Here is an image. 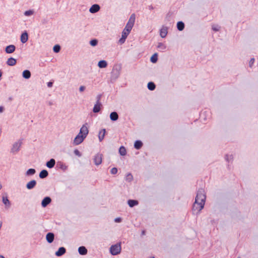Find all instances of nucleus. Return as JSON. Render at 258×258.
I'll return each mask as SVG.
<instances>
[{
    "mask_svg": "<svg viewBox=\"0 0 258 258\" xmlns=\"http://www.w3.org/2000/svg\"><path fill=\"white\" fill-rule=\"evenodd\" d=\"M206 199V196L205 190L202 188L199 189L197 192V196L195 198V201H198L205 204Z\"/></svg>",
    "mask_w": 258,
    "mask_h": 258,
    "instance_id": "obj_1",
    "label": "nucleus"
},
{
    "mask_svg": "<svg viewBox=\"0 0 258 258\" xmlns=\"http://www.w3.org/2000/svg\"><path fill=\"white\" fill-rule=\"evenodd\" d=\"M205 204L195 201L192 207V211L194 214L198 215L201 211L204 208Z\"/></svg>",
    "mask_w": 258,
    "mask_h": 258,
    "instance_id": "obj_2",
    "label": "nucleus"
},
{
    "mask_svg": "<svg viewBox=\"0 0 258 258\" xmlns=\"http://www.w3.org/2000/svg\"><path fill=\"white\" fill-rule=\"evenodd\" d=\"M121 247L120 243H117L110 246L109 251L112 255H116L121 252Z\"/></svg>",
    "mask_w": 258,
    "mask_h": 258,
    "instance_id": "obj_3",
    "label": "nucleus"
},
{
    "mask_svg": "<svg viewBox=\"0 0 258 258\" xmlns=\"http://www.w3.org/2000/svg\"><path fill=\"white\" fill-rule=\"evenodd\" d=\"M121 68L120 67L117 68V67H114L113 70L111 73V79L112 80H115L117 79L120 75V70Z\"/></svg>",
    "mask_w": 258,
    "mask_h": 258,
    "instance_id": "obj_4",
    "label": "nucleus"
},
{
    "mask_svg": "<svg viewBox=\"0 0 258 258\" xmlns=\"http://www.w3.org/2000/svg\"><path fill=\"white\" fill-rule=\"evenodd\" d=\"M88 125L87 123H85L83 125V126L81 127L80 130V132L78 134L81 135L82 137H84L85 138H86L88 133L89 130L87 125Z\"/></svg>",
    "mask_w": 258,
    "mask_h": 258,
    "instance_id": "obj_5",
    "label": "nucleus"
},
{
    "mask_svg": "<svg viewBox=\"0 0 258 258\" xmlns=\"http://www.w3.org/2000/svg\"><path fill=\"white\" fill-rule=\"evenodd\" d=\"M22 140H20L18 142H15L13 145V147L11 149V152L14 153L18 152L20 149V147L22 145Z\"/></svg>",
    "mask_w": 258,
    "mask_h": 258,
    "instance_id": "obj_6",
    "label": "nucleus"
},
{
    "mask_svg": "<svg viewBox=\"0 0 258 258\" xmlns=\"http://www.w3.org/2000/svg\"><path fill=\"white\" fill-rule=\"evenodd\" d=\"M102 154L98 153L95 155L94 157V164L98 166L101 164L102 161Z\"/></svg>",
    "mask_w": 258,
    "mask_h": 258,
    "instance_id": "obj_7",
    "label": "nucleus"
},
{
    "mask_svg": "<svg viewBox=\"0 0 258 258\" xmlns=\"http://www.w3.org/2000/svg\"><path fill=\"white\" fill-rule=\"evenodd\" d=\"M84 137H82L81 135L78 134L75 138L73 144L75 145H78L83 142L85 140Z\"/></svg>",
    "mask_w": 258,
    "mask_h": 258,
    "instance_id": "obj_8",
    "label": "nucleus"
},
{
    "mask_svg": "<svg viewBox=\"0 0 258 258\" xmlns=\"http://www.w3.org/2000/svg\"><path fill=\"white\" fill-rule=\"evenodd\" d=\"M51 202V199L49 197H45L41 201V206L46 207Z\"/></svg>",
    "mask_w": 258,
    "mask_h": 258,
    "instance_id": "obj_9",
    "label": "nucleus"
},
{
    "mask_svg": "<svg viewBox=\"0 0 258 258\" xmlns=\"http://www.w3.org/2000/svg\"><path fill=\"white\" fill-rule=\"evenodd\" d=\"M36 181L33 179L27 183L26 187L28 189L31 190L34 188L36 186Z\"/></svg>",
    "mask_w": 258,
    "mask_h": 258,
    "instance_id": "obj_10",
    "label": "nucleus"
},
{
    "mask_svg": "<svg viewBox=\"0 0 258 258\" xmlns=\"http://www.w3.org/2000/svg\"><path fill=\"white\" fill-rule=\"evenodd\" d=\"M100 9V7L98 4L93 5L89 9V12L92 14L98 12Z\"/></svg>",
    "mask_w": 258,
    "mask_h": 258,
    "instance_id": "obj_11",
    "label": "nucleus"
},
{
    "mask_svg": "<svg viewBox=\"0 0 258 258\" xmlns=\"http://www.w3.org/2000/svg\"><path fill=\"white\" fill-rule=\"evenodd\" d=\"M54 234L52 232H48L46 235V240L48 243H51L54 239Z\"/></svg>",
    "mask_w": 258,
    "mask_h": 258,
    "instance_id": "obj_12",
    "label": "nucleus"
},
{
    "mask_svg": "<svg viewBox=\"0 0 258 258\" xmlns=\"http://www.w3.org/2000/svg\"><path fill=\"white\" fill-rule=\"evenodd\" d=\"M16 50V46L13 44L8 45L5 48V52L8 54L12 53Z\"/></svg>",
    "mask_w": 258,
    "mask_h": 258,
    "instance_id": "obj_13",
    "label": "nucleus"
},
{
    "mask_svg": "<svg viewBox=\"0 0 258 258\" xmlns=\"http://www.w3.org/2000/svg\"><path fill=\"white\" fill-rule=\"evenodd\" d=\"M168 33V28L167 27L163 26L160 30V35L161 37L164 38L167 36Z\"/></svg>",
    "mask_w": 258,
    "mask_h": 258,
    "instance_id": "obj_14",
    "label": "nucleus"
},
{
    "mask_svg": "<svg viewBox=\"0 0 258 258\" xmlns=\"http://www.w3.org/2000/svg\"><path fill=\"white\" fill-rule=\"evenodd\" d=\"M135 20H136V15H135V14L133 13L131 15L130 18L126 25L133 27L135 22Z\"/></svg>",
    "mask_w": 258,
    "mask_h": 258,
    "instance_id": "obj_15",
    "label": "nucleus"
},
{
    "mask_svg": "<svg viewBox=\"0 0 258 258\" xmlns=\"http://www.w3.org/2000/svg\"><path fill=\"white\" fill-rule=\"evenodd\" d=\"M28 39V34L26 31L23 32L20 37V40L22 43H26Z\"/></svg>",
    "mask_w": 258,
    "mask_h": 258,
    "instance_id": "obj_16",
    "label": "nucleus"
},
{
    "mask_svg": "<svg viewBox=\"0 0 258 258\" xmlns=\"http://www.w3.org/2000/svg\"><path fill=\"white\" fill-rule=\"evenodd\" d=\"M66 252V249L64 247H60L55 252V254L57 256H61Z\"/></svg>",
    "mask_w": 258,
    "mask_h": 258,
    "instance_id": "obj_17",
    "label": "nucleus"
},
{
    "mask_svg": "<svg viewBox=\"0 0 258 258\" xmlns=\"http://www.w3.org/2000/svg\"><path fill=\"white\" fill-rule=\"evenodd\" d=\"M78 252L80 255H85L87 254L88 250L84 246H81L78 248Z\"/></svg>",
    "mask_w": 258,
    "mask_h": 258,
    "instance_id": "obj_18",
    "label": "nucleus"
},
{
    "mask_svg": "<svg viewBox=\"0 0 258 258\" xmlns=\"http://www.w3.org/2000/svg\"><path fill=\"white\" fill-rule=\"evenodd\" d=\"M6 63L9 66H14L17 63V60L16 59L11 57L8 59Z\"/></svg>",
    "mask_w": 258,
    "mask_h": 258,
    "instance_id": "obj_19",
    "label": "nucleus"
},
{
    "mask_svg": "<svg viewBox=\"0 0 258 258\" xmlns=\"http://www.w3.org/2000/svg\"><path fill=\"white\" fill-rule=\"evenodd\" d=\"M132 28H133V27L128 26L127 25H126L125 28L123 30V31H122L121 33L122 34H126V36H128V35L130 33Z\"/></svg>",
    "mask_w": 258,
    "mask_h": 258,
    "instance_id": "obj_20",
    "label": "nucleus"
},
{
    "mask_svg": "<svg viewBox=\"0 0 258 258\" xmlns=\"http://www.w3.org/2000/svg\"><path fill=\"white\" fill-rule=\"evenodd\" d=\"M118 113L116 111H113L110 114V120L112 121H115L118 119Z\"/></svg>",
    "mask_w": 258,
    "mask_h": 258,
    "instance_id": "obj_21",
    "label": "nucleus"
},
{
    "mask_svg": "<svg viewBox=\"0 0 258 258\" xmlns=\"http://www.w3.org/2000/svg\"><path fill=\"white\" fill-rule=\"evenodd\" d=\"M55 164V161L53 158L50 159L49 161H48L46 163V166L48 168H50V169L52 168L53 167H54Z\"/></svg>",
    "mask_w": 258,
    "mask_h": 258,
    "instance_id": "obj_22",
    "label": "nucleus"
},
{
    "mask_svg": "<svg viewBox=\"0 0 258 258\" xmlns=\"http://www.w3.org/2000/svg\"><path fill=\"white\" fill-rule=\"evenodd\" d=\"M56 167L62 169L63 171H65L68 169V166L61 161L57 162Z\"/></svg>",
    "mask_w": 258,
    "mask_h": 258,
    "instance_id": "obj_23",
    "label": "nucleus"
},
{
    "mask_svg": "<svg viewBox=\"0 0 258 258\" xmlns=\"http://www.w3.org/2000/svg\"><path fill=\"white\" fill-rule=\"evenodd\" d=\"M105 134L106 130L105 128H103L100 131L98 135V138L100 142H101L104 139Z\"/></svg>",
    "mask_w": 258,
    "mask_h": 258,
    "instance_id": "obj_24",
    "label": "nucleus"
},
{
    "mask_svg": "<svg viewBox=\"0 0 258 258\" xmlns=\"http://www.w3.org/2000/svg\"><path fill=\"white\" fill-rule=\"evenodd\" d=\"M31 72L28 70H25L22 72V77L25 79H29L31 77Z\"/></svg>",
    "mask_w": 258,
    "mask_h": 258,
    "instance_id": "obj_25",
    "label": "nucleus"
},
{
    "mask_svg": "<svg viewBox=\"0 0 258 258\" xmlns=\"http://www.w3.org/2000/svg\"><path fill=\"white\" fill-rule=\"evenodd\" d=\"M127 204L130 207L133 208L135 206L139 204V202L136 200H128L127 201Z\"/></svg>",
    "mask_w": 258,
    "mask_h": 258,
    "instance_id": "obj_26",
    "label": "nucleus"
},
{
    "mask_svg": "<svg viewBox=\"0 0 258 258\" xmlns=\"http://www.w3.org/2000/svg\"><path fill=\"white\" fill-rule=\"evenodd\" d=\"M107 64V62L105 60H101L98 62V67L100 69L106 68Z\"/></svg>",
    "mask_w": 258,
    "mask_h": 258,
    "instance_id": "obj_27",
    "label": "nucleus"
},
{
    "mask_svg": "<svg viewBox=\"0 0 258 258\" xmlns=\"http://www.w3.org/2000/svg\"><path fill=\"white\" fill-rule=\"evenodd\" d=\"M143 145L142 142L140 140H136L134 143V148L137 150L140 149Z\"/></svg>",
    "mask_w": 258,
    "mask_h": 258,
    "instance_id": "obj_28",
    "label": "nucleus"
},
{
    "mask_svg": "<svg viewBox=\"0 0 258 258\" xmlns=\"http://www.w3.org/2000/svg\"><path fill=\"white\" fill-rule=\"evenodd\" d=\"M48 175V171L45 169L42 170L39 173V176L40 178L43 179L47 177Z\"/></svg>",
    "mask_w": 258,
    "mask_h": 258,
    "instance_id": "obj_29",
    "label": "nucleus"
},
{
    "mask_svg": "<svg viewBox=\"0 0 258 258\" xmlns=\"http://www.w3.org/2000/svg\"><path fill=\"white\" fill-rule=\"evenodd\" d=\"M102 104L101 103H96L93 108V112L94 113H98L100 111Z\"/></svg>",
    "mask_w": 258,
    "mask_h": 258,
    "instance_id": "obj_30",
    "label": "nucleus"
},
{
    "mask_svg": "<svg viewBox=\"0 0 258 258\" xmlns=\"http://www.w3.org/2000/svg\"><path fill=\"white\" fill-rule=\"evenodd\" d=\"M2 201L3 204L6 206V207L9 208L11 206V203L7 196L3 197Z\"/></svg>",
    "mask_w": 258,
    "mask_h": 258,
    "instance_id": "obj_31",
    "label": "nucleus"
},
{
    "mask_svg": "<svg viewBox=\"0 0 258 258\" xmlns=\"http://www.w3.org/2000/svg\"><path fill=\"white\" fill-rule=\"evenodd\" d=\"M177 29L178 31H182L185 27L184 23L182 21H178L176 24Z\"/></svg>",
    "mask_w": 258,
    "mask_h": 258,
    "instance_id": "obj_32",
    "label": "nucleus"
},
{
    "mask_svg": "<svg viewBox=\"0 0 258 258\" xmlns=\"http://www.w3.org/2000/svg\"><path fill=\"white\" fill-rule=\"evenodd\" d=\"M157 47L159 49V51L161 52H164L166 49V46L165 44H163L162 42H159Z\"/></svg>",
    "mask_w": 258,
    "mask_h": 258,
    "instance_id": "obj_33",
    "label": "nucleus"
},
{
    "mask_svg": "<svg viewBox=\"0 0 258 258\" xmlns=\"http://www.w3.org/2000/svg\"><path fill=\"white\" fill-rule=\"evenodd\" d=\"M36 170L34 168H30L27 170L25 173L26 176H32L36 173Z\"/></svg>",
    "mask_w": 258,
    "mask_h": 258,
    "instance_id": "obj_34",
    "label": "nucleus"
},
{
    "mask_svg": "<svg viewBox=\"0 0 258 258\" xmlns=\"http://www.w3.org/2000/svg\"><path fill=\"white\" fill-rule=\"evenodd\" d=\"M118 152L121 156L125 155L126 154V150L125 148L123 146H121L119 148Z\"/></svg>",
    "mask_w": 258,
    "mask_h": 258,
    "instance_id": "obj_35",
    "label": "nucleus"
},
{
    "mask_svg": "<svg viewBox=\"0 0 258 258\" xmlns=\"http://www.w3.org/2000/svg\"><path fill=\"white\" fill-rule=\"evenodd\" d=\"M147 88L150 91H153L156 88V85L153 82H149L147 84Z\"/></svg>",
    "mask_w": 258,
    "mask_h": 258,
    "instance_id": "obj_36",
    "label": "nucleus"
},
{
    "mask_svg": "<svg viewBox=\"0 0 258 258\" xmlns=\"http://www.w3.org/2000/svg\"><path fill=\"white\" fill-rule=\"evenodd\" d=\"M158 60V53H154L150 58V61L153 63L157 62Z\"/></svg>",
    "mask_w": 258,
    "mask_h": 258,
    "instance_id": "obj_37",
    "label": "nucleus"
},
{
    "mask_svg": "<svg viewBox=\"0 0 258 258\" xmlns=\"http://www.w3.org/2000/svg\"><path fill=\"white\" fill-rule=\"evenodd\" d=\"M127 36H126V34H122L121 33V37L119 39V41H118V42L120 44H122L123 43H124V42L125 41V40L126 39Z\"/></svg>",
    "mask_w": 258,
    "mask_h": 258,
    "instance_id": "obj_38",
    "label": "nucleus"
},
{
    "mask_svg": "<svg viewBox=\"0 0 258 258\" xmlns=\"http://www.w3.org/2000/svg\"><path fill=\"white\" fill-rule=\"evenodd\" d=\"M133 180V176L131 173H128L125 176V180L128 182H131Z\"/></svg>",
    "mask_w": 258,
    "mask_h": 258,
    "instance_id": "obj_39",
    "label": "nucleus"
},
{
    "mask_svg": "<svg viewBox=\"0 0 258 258\" xmlns=\"http://www.w3.org/2000/svg\"><path fill=\"white\" fill-rule=\"evenodd\" d=\"M98 43V41L97 39H91L89 42V44L92 46H96V45H97Z\"/></svg>",
    "mask_w": 258,
    "mask_h": 258,
    "instance_id": "obj_40",
    "label": "nucleus"
},
{
    "mask_svg": "<svg viewBox=\"0 0 258 258\" xmlns=\"http://www.w3.org/2000/svg\"><path fill=\"white\" fill-rule=\"evenodd\" d=\"M34 12L33 10H29L28 11H26L24 14L25 16H30L34 14Z\"/></svg>",
    "mask_w": 258,
    "mask_h": 258,
    "instance_id": "obj_41",
    "label": "nucleus"
},
{
    "mask_svg": "<svg viewBox=\"0 0 258 258\" xmlns=\"http://www.w3.org/2000/svg\"><path fill=\"white\" fill-rule=\"evenodd\" d=\"M53 50L55 53H58L60 50V46L58 44L55 45L53 46Z\"/></svg>",
    "mask_w": 258,
    "mask_h": 258,
    "instance_id": "obj_42",
    "label": "nucleus"
},
{
    "mask_svg": "<svg viewBox=\"0 0 258 258\" xmlns=\"http://www.w3.org/2000/svg\"><path fill=\"white\" fill-rule=\"evenodd\" d=\"M233 158V157L232 155L229 156L228 154H226L225 156V159L227 162H229L230 160H232Z\"/></svg>",
    "mask_w": 258,
    "mask_h": 258,
    "instance_id": "obj_43",
    "label": "nucleus"
},
{
    "mask_svg": "<svg viewBox=\"0 0 258 258\" xmlns=\"http://www.w3.org/2000/svg\"><path fill=\"white\" fill-rule=\"evenodd\" d=\"M220 27L218 25L212 26V29L215 32L219 31L220 30Z\"/></svg>",
    "mask_w": 258,
    "mask_h": 258,
    "instance_id": "obj_44",
    "label": "nucleus"
},
{
    "mask_svg": "<svg viewBox=\"0 0 258 258\" xmlns=\"http://www.w3.org/2000/svg\"><path fill=\"white\" fill-rule=\"evenodd\" d=\"M74 153L78 157H81L82 156L81 153L77 149L74 150Z\"/></svg>",
    "mask_w": 258,
    "mask_h": 258,
    "instance_id": "obj_45",
    "label": "nucleus"
},
{
    "mask_svg": "<svg viewBox=\"0 0 258 258\" xmlns=\"http://www.w3.org/2000/svg\"><path fill=\"white\" fill-rule=\"evenodd\" d=\"M118 169L116 167H113L110 171V172L112 174H115L117 173Z\"/></svg>",
    "mask_w": 258,
    "mask_h": 258,
    "instance_id": "obj_46",
    "label": "nucleus"
},
{
    "mask_svg": "<svg viewBox=\"0 0 258 258\" xmlns=\"http://www.w3.org/2000/svg\"><path fill=\"white\" fill-rule=\"evenodd\" d=\"M255 59L254 58H251L249 62V66L251 68L253 63L254 62Z\"/></svg>",
    "mask_w": 258,
    "mask_h": 258,
    "instance_id": "obj_47",
    "label": "nucleus"
},
{
    "mask_svg": "<svg viewBox=\"0 0 258 258\" xmlns=\"http://www.w3.org/2000/svg\"><path fill=\"white\" fill-rule=\"evenodd\" d=\"M102 94H98L96 97L97 101L96 103H101L100 102V99L102 97Z\"/></svg>",
    "mask_w": 258,
    "mask_h": 258,
    "instance_id": "obj_48",
    "label": "nucleus"
},
{
    "mask_svg": "<svg viewBox=\"0 0 258 258\" xmlns=\"http://www.w3.org/2000/svg\"><path fill=\"white\" fill-rule=\"evenodd\" d=\"M114 221L116 223H119L122 221V218L120 217H117L115 218Z\"/></svg>",
    "mask_w": 258,
    "mask_h": 258,
    "instance_id": "obj_49",
    "label": "nucleus"
},
{
    "mask_svg": "<svg viewBox=\"0 0 258 258\" xmlns=\"http://www.w3.org/2000/svg\"><path fill=\"white\" fill-rule=\"evenodd\" d=\"M53 84V82L52 81H49L47 83V86L48 88H51L52 87Z\"/></svg>",
    "mask_w": 258,
    "mask_h": 258,
    "instance_id": "obj_50",
    "label": "nucleus"
},
{
    "mask_svg": "<svg viewBox=\"0 0 258 258\" xmlns=\"http://www.w3.org/2000/svg\"><path fill=\"white\" fill-rule=\"evenodd\" d=\"M85 87L84 86H81L79 88L80 92H83L85 90Z\"/></svg>",
    "mask_w": 258,
    "mask_h": 258,
    "instance_id": "obj_51",
    "label": "nucleus"
},
{
    "mask_svg": "<svg viewBox=\"0 0 258 258\" xmlns=\"http://www.w3.org/2000/svg\"><path fill=\"white\" fill-rule=\"evenodd\" d=\"M148 9L150 10H153L154 9V8L152 6V5H150V6H148Z\"/></svg>",
    "mask_w": 258,
    "mask_h": 258,
    "instance_id": "obj_52",
    "label": "nucleus"
},
{
    "mask_svg": "<svg viewBox=\"0 0 258 258\" xmlns=\"http://www.w3.org/2000/svg\"><path fill=\"white\" fill-rule=\"evenodd\" d=\"M47 103L49 106L52 105L53 104V102L51 101H48Z\"/></svg>",
    "mask_w": 258,
    "mask_h": 258,
    "instance_id": "obj_53",
    "label": "nucleus"
},
{
    "mask_svg": "<svg viewBox=\"0 0 258 258\" xmlns=\"http://www.w3.org/2000/svg\"><path fill=\"white\" fill-rule=\"evenodd\" d=\"M4 110V107L3 106H0V112H2Z\"/></svg>",
    "mask_w": 258,
    "mask_h": 258,
    "instance_id": "obj_54",
    "label": "nucleus"
},
{
    "mask_svg": "<svg viewBox=\"0 0 258 258\" xmlns=\"http://www.w3.org/2000/svg\"><path fill=\"white\" fill-rule=\"evenodd\" d=\"M2 75H3V72L1 70H0V80L2 79Z\"/></svg>",
    "mask_w": 258,
    "mask_h": 258,
    "instance_id": "obj_55",
    "label": "nucleus"
},
{
    "mask_svg": "<svg viewBox=\"0 0 258 258\" xmlns=\"http://www.w3.org/2000/svg\"><path fill=\"white\" fill-rule=\"evenodd\" d=\"M0 258H5V257L2 255H0Z\"/></svg>",
    "mask_w": 258,
    "mask_h": 258,
    "instance_id": "obj_56",
    "label": "nucleus"
},
{
    "mask_svg": "<svg viewBox=\"0 0 258 258\" xmlns=\"http://www.w3.org/2000/svg\"><path fill=\"white\" fill-rule=\"evenodd\" d=\"M145 233V231L144 230L142 231V234L143 235Z\"/></svg>",
    "mask_w": 258,
    "mask_h": 258,
    "instance_id": "obj_57",
    "label": "nucleus"
},
{
    "mask_svg": "<svg viewBox=\"0 0 258 258\" xmlns=\"http://www.w3.org/2000/svg\"><path fill=\"white\" fill-rule=\"evenodd\" d=\"M150 258H155L154 256L150 257Z\"/></svg>",
    "mask_w": 258,
    "mask_h": 258,
    "instance_id": "obj_58",
    "label": "nucleus"
}]
</instances>
